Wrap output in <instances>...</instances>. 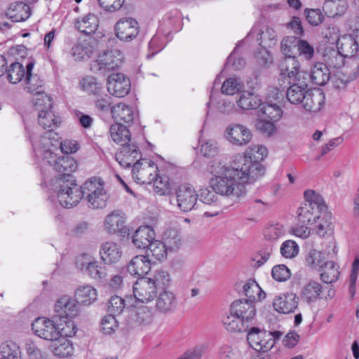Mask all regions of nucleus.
Here are the masks:
<instances>
[{
  "label": "nucleus",
  "mask_w": 359,
  "mask_h": 359,
  "mask_svg": "<svg viewBox=\"0 0 359 359\" xmlns=\"http://www.w3.org/2000/svg\"><path fill=\"white\" fill-rule=\"evenodd\" d=\"M263 145L248 148L238 163L229 166L219 159L210 162L208 170L212 175L209 184L215 192L222 196L239 200L246 194L245 184L252 183L264 174L261 162L267 156Z\"/></svg>",
  "instance_id": "1"
},
{
  "label": "nucleus",
  "mask_w": 359,
  "mask_h": 359,
  "mask_svg": "<svg viewBox=\"0 0 359 359\" xmlns=\"http://www.w3.org/2000/svg\"><path fill=\"white\" fill-rule=\"evenodd\" d=\"M36 163L42 172L43 170L50 172L55 170L61 176H70V173L77 168L76 161L71 156H57L55 151L57 145L50 137V134L39 137L36 133L29 136Z\"/></svg>",
  "instance_id": "2"
},
{
  "label": "nucleus",
  "mask_w": 359,
  "mask_h": 359,
  "mask_svg": "<svg viewBox=\"0 0 359 359\" xmlns=\"http://www.w3.org/2000/svg\"><path fill=\"white\" fill-rule=\"evenodd\" d=\"M170 277L165 271H158L152 277H141L133 285L135 302L148 304L157 297L158 291L169 285Z\"/></svg>",
  "instance_id": "3"
},
{
  "label": "nucleus",
  "mask_w": 359,
  "mask_h": 359,
  "mask_svg": "<svg viewBox=\"0 0 359 359\" xmlns=\"http://www.w3.org/2000/svg\"><path fill=\"white\" fill-rule=\"evenodd\" d=\"M83 197L86 196L89 207L93 209L103 208L109 198L104 189V183L100 177H91L82 186Z\"/></svg>",
  "instance_id": "4"
},
{
  "label": "nucleus",
  "mask_w": 359,
  "mask_h": 359,
  "mask_svg": "<svg viewBox=\"0 0 359 359\" xmlns=\"http://www.w3.org/2000/svg\"><path fill=\"white\" fill-rule=\"evenodd\" d=\"M34 104L39 110V124L43 128L48 131H52L59 126L60 118L56 116L51 110L53 103L50 96H42L41 102L40 99H36Z\"/></svg>",
  "instance_id": "5"
},
{
  "label": "nucleus",
  "mask_w": 359,
  "mask_h": 359,
  "mask_svg": "<svg viewBox=\"0 0 359 359\" xmlns=\"http://www.w3.org/2000/svg\"><path fill=\"white\" fill-rule=\"evenodd\" d=\"M279 78L281 85L287 83L299 81L303 72L300 70V64L297 57H285L278 64Z\"/></svg>",
  "instance_id": "6"
},
{
  "label": "nucleus",
  "mask_w": 359,
  "mask_h": 359,
  "mask_svg": "<svg viewBox=\"0 0 359 359\" xmlns=\"http://www.w3.org/2000/svg\"><path fill=\"white\" fill-rule=\"evenodd\" d=\"M335 294L334 290L331 286L325 288L316 281H310L302 287L300 291L301 299L311 304L321 299H332Z\"/></svg>",
  "instance_id": "7"
},
{
  "label": "nucleus",
  "mask_w": 359,
  "mask_h": 359,
  "mask_svg": "<svg viewBox=\"0 0 359 359\" xmlns=\"http://www.w3.org/2000/svg\"><path fill=\"white\" fill-rule=\"evenodd\" d=\"M123 62V55L119 50H107L100 53L92 64L94 71L106 72L119 67Z\"/></svg>",
  "instance_id": "8"
},
{
  "label": "nucleus",
  "mask_w": 359,
  "mask_h": 359,
  "mask_svg": "<svg viewBox=\"0 0 359 359\" xmlns=\"http://www.w3.org/2000/svg\"><path fill=\"white\" fill-rule=\"evenodd\" d=\"M76 267L83 273L95 280H101L107 276V271L98 261L89 255L83 254L77 257Z\"/></svg>",
  "instance_id": "9"
},
{
  "label": "nucleus",
  "mask_w": 359,
  "mask_h": 359,
  "mask_svg": "<svg viewBox=\"0 0 359 359\" xmlns=\"http://www.w3.org/2000/svg\"><path fill=\"white\" fill-rule=\"evenodd\" d=\"M133 177L138 183L150 184L158 176V167L149 159L137 161L132 169Z\"/></svg>",
  "instance_id": "10"
},
{
  "label": "nucleus",
  "mask_w": 359,
  "mask_h": 359,
  "mask_svg": "<svg viewBox=\"0 0 359 359\" xmlns=\"http://www.w3.org/2000/svg\"><path fill=\"white\" fill-rule=\"evenodd\" d=\"M224 137L232 145L242 147L250 142L252 134L245 126L240 123H231L226 128Z\"/></svg>",
  "instance_id": "11"
},
{
  "label": "nucleus",
  "mask_w": 359,
  "mask_h": 359,
  "mask_svg": "<svg viewBox=\"0 0 359 359\" xmlns=\"http://www.w3.org/2000/svg\"><path fill=\"white\" fill-rule=\"evenodd\" d=\"M83 198L82 187L74 183H64L60 186L57 199L60 204L67 208L76 205Z\"/></svg>",
  "instance_id": "12"
},
{
  "label": "nucleus",
  "mask_w": 359,
  "mask_h": 359,
  "mask_svg": "<svg viewBox=\"0 0 359 359\" xmlns=\"http://www.w3.org/2000/svg\"><path fill=\"white\" fill-rule=\"evenodd\" d=\"M175 196L178 208L184 212L194 208L198 198L196 191L189 184L180 185L175 191Z\"/></svg>",
  "instance_id": "13"
},
{
  "label": "nucleus",
  "mask_w": 359,
  "mask_h": 359,
  "mask_svg": "<svg viewBox=\"0 0 359 359\" xmlns=\"http://www.w3.org/2000/svg\"><path fill=\"white\" fill-rule=\"evenodd\" d=\"M116 36L122 41H130L138 35L140 27L136 20L132 18L119 19L114 26Z\"/></svg>",
  "instance_id": "14"
},
{
  "label": "nucleus",
  "mask_w": 359,
  "mask_h": 359,
  "mask_svg": "<svg viewBox=\"0 0 359 359\" xmlns=\"http://www.w3.org/2000/svg\"><path fill=\"white\" fill-rule=\"evenodd\" d=\"M34 333L39 337L48 341L59 339L57 323L45 317L37 318L32 324Z\"/></svg>",
  "instance_id": "15"
},
{
  "label": "nucleus",
  "mask_w": 359,
  "mask_h": 359,
  "mask_svg": "<svg viewBox=\"0 0 359 359\" xmlns=\"http://www.w3.org/2000/svg\"><path fill=\"white\" fill-rule=\"evenodd\" d=\"M34 67V62H29L26 65V76L23 89L32 95H40L39 99L41 100L42 96L46 95L44 94V83L39 75L32 74Z\"/></svg>",
  "instance_id": "16"
},
{
  "label": "nucleus",
  "mask_w": 359,
  "mask_h": 359,
  "mask_svg": "<svg viewBox=\"0 0 359 359\" xmlns=\"http://www.w3.org/2000/svg\"><path fill=\"white\" fill-rule=\"evenodd\" d=\"M107 90L117 97H123L130 90V81L123 74H111L108 77Z\"/></svg>",
  "instance_id": "17"
},
{
  "label": "nucleus",
  "mask_w": 359,
  "mask_h": 359,
  "mask_svg": "<svg viewBox=\"0 0 359 359\" xmlns=\"http://www.w3.org/2000/svg\"><path fill=\"white\" fill-rule=\"evenodd\" d=\"M79 311L78 302L70 296L61 297L55 304V311L57 318H74L78 315Z\"/></svg>",
  "instance_id": "18"
},
{
  "label": "nucleus",
  "mask_w": 359,
  "mask_h": 359,
  "mask_svg": "<svg viewBox=\"0 0 359 359\" xmlns=\"http://www.w3.org/2000/svg\"><path fill=\"white\" fill-rule=\"evenodd\" d=\"M161 290L155 299V309L163 314L171 313L177 309L178 305L177 296L172 291L166 290L165 287Z\"/></svg>",
  "instance_id": "19"
},
{
  "label": "nucleus",
  "mask_w": 359,
  "mask_h": 359,
  "mask_svg": "<svg viewBox=\"0 0 359 359\" xmlns=\"http://www.w3.org/2000/svg\"><path fill=\"white\" fill-rule=\"evenodd\" d=\"M299 297L293 292L281 294L274 298L273 306L280 313L289 314L294 313L299 305Z\"/></svg>",
  "instance_id": "20"
},
{
  "label": "nucleus",
  "mask_w": 359,
  "mask_h": 359,
  "mask_svg": "<svg viewBox=\"0 0 359 359\" xmlns=\"http://www.w3.org/2000/svg\"><path fill=\"white\" fill-rule=\"evenodd\" d=\"M141 152L135 144H128L123 145L120 151L116 154V159L118 163L125 168H129L136 163L137 161H141Z\"/></svg>",
  "instance_id": "21"
},
{
  "label": "nucleus",
  "mask_w": 359,
  "mask_h": 359,
  "mask_svg": "<svg viewBox=\"0 0 359 359\" xmlns=\"http://www.w3.org/2000/svg\"><path fill=\"white\" fill-rule=\"evenodd\" d=\"M325 98L324 92L321 89L308 90L302 106L309 112L316 113L323 107Z\"/></svg>",
  "instance_id": "22"
},
{
  "label": "nucleus",
  "mask_w": 359,
  "mask_h": 359,
  "mask_svg": "<svg viewBox=\"0 0 359 359\" xmlns=\"http://www.w3.org/2000/svg\"><path fill=\"white\" fill-rule=\"evenodd\" d=\"M104 226L105 230L110 234L126 233L127 228L126 226L124 214L118 211L112 212L106 217Z\"/></svg>",
  "instance_id": "23"
},
{
  "label": "nucleus",
  "mask_w": 359,
  "mask_h": 359,
  "mask_svg": "<svg viewBox=\"0 0 359 359\" xmlns=\"http://www.w3.org/2000/svg\"><path fill=\"white\" fill-rule=\"evenodd\" d=\"M231 311L245 323L252 320L256 315L255 304L246 299L234 301L231 305Z\"/></svg>",
  "instance_id": "24"
},
{
  "label": "nucleus",
  "mask_w": 359,
  "mask_h": 359,
  "mask_svg": "<svg viewBox=\"0 0 359 359\" xmlns=\"http://www.w3.org/2000/svg\"><path fill=\"white\" fill-rule=\"evenodd\" d=\"M156 233L154 230L149 226H141L132 236V241L137 248H148L154 241Z\"/></svg>",
  "instance_id": "25"
},
{
  "label": "nucleus",
  "mask_w": 359,
  "mask_h": 359,
  "mask_svg": "<svg viewBox=\"0 0 359 359\" xmlns=\"http://www.w3.org/2000/svg\"><path fill=\"white\" fill-rule=\"evenodd\" d=\"M290 85L287 90V99L293 104H302L305 95L307 93V83L303 78L299 81H294L293 83H287Z\"/></svg>",
  "instance_id": "26"
},
{
  "label": "nucleus",
  "mask_w": 359,
  "mask_h": 359,
  "mask_svg": "<svg viewBox=\"0 0 359 359\" xmlns=\"http://www.w3.org/2000/svg\"><path fill=\"white\" fill-rule=\"evenodd\" d=\"M100 255L101 259L106 264H112L120 260L122 251L116 243L108 241L102 245Z\"/></svg>",
  "instance_id": "27"
},
{
  "label": "nucleus",
  "mask_w": 359,
  "mask_h": 359,
  "mask_svg": "<svg viewBox=\"0 0 359 359\" xmlns=\"http://www.w3.org/2000/svg\"><path fill=\"white\" fill-rule=\"evenodd\" d=\"M261 98L259 95L251 91H242L236 99V104L242 111H249L258 109L261 105Z\"/></svg>",
  "instance_id": "28"
},
{
  "label": "nucleus",
  "mask_w": 359,
  "mask_h": 359,
  "mask_svg": "<svg viewBox=\"0 0 359 359\" xmlns=\"http://www.w3.org/2000/svg\"><path fill=\"white\" fill-rule=\"evenodd\" d=\"M151 269V261L148 256L137 255L127 266L128 272L133 276H141L147 273Z\"/></svg>",
  "instance_id": "29"
},
{
  "label": "nucleus",
  "mask_w": 359,
  "mask_h": 359,
  "mask_svg": "<svg viewBox=\"0 0 359 359\" xmlns=\"http://www.w3.org/2000/svg\"><path fill=\"white\" fill-rule=\"evenodd\" d=\"M76 28L81 33L89 35L94 34L99 27L98 17L93 13L78 18L75 21Z\"/></svg>",
  "instance_id": "30"
},
{
  "label": "nucleus",
  "mask_w": 359,
  "mask_h": 359,
  "mask_svg": "<svg viewBox=\"0 0 359 359\" xmlns=\"http://www.w3.org/2000/svg\"><path fill=\"white\" fill-rule=\"evenodd\" d=\"M337 49L347 57V59L355 57V54L358 51L359 46L357 38L352 34H345L338 39Z\"/></svg>",
  "instance_id": "31"
},
{
  "label": "nucleus",
  "mask_w": 359,
  "mask_h": 359,
  "mask_svg": "<svg viewBox=\"0 0 359 359\" xmlns=\"http://www.w3.org/2000/svg\"><path fill=\"white\" fill-rule=\"evenodd\" d=\"M333 218L330 213H323L319 215L316 220L314 231L320 237H332L334 232Z\"/></svg>",
  "instance_id": "32"
},
{
  "label": "nucleus",
  "mask_w": 359,
  "mask_h": 359,
  "mask_svg": "<svg viewBox=\"0 0 359 359\" xmlns=\"http://www.w3.org/2000/svg\"><path fill=\"white\" fill-rule=\"evenodd\" d=\"M111 116L116 121H122L126 123H130L137 116V113L132 107L120 102L114 105L111 110Z\"/></svg>",
  "instance_id": "33"
},
{
  "label": "nucleus",
  "mask_w": 359,
  "mask_h": 359,
  "mask_svg": "<svg viewBox=\"0 0 359 359\" xmlns=\"http://www.w3.org/2000/svg\"><path fill=\"white\" fill-rule=\"evenodd\" d=\"M6 15L13 22L24 21L30 16V8L23 2H15L10 5Z\"/></svg>",
  "instance_id": "34"
},
{
  "label": "nucleus",
  "mask_w": 359,
  "mask_h": 359,
  "mask_svg": "<svg viewBox=\"0 0 359 359\" xmlns=\"http://www.w3.org/2000/svg\"><path fill=\"white\" fill-rule=\"evenodd\" d=\"M324 210L313 208L309 204H302L297 210V217L302 224H311L316 222Z\"/></svg>",
  "instance_id": "35"
},
{
  "label": "nucleus",
  "mask_w": 359,
  "mask_h": 359,
  "mask_svg": "<svg viewBox=\"0 0 359 359\" xmlns=\"http://www.w3.org/2000/svg\"><path fill=\"white\" fill-rule=\"evenodd\" d=\"M310 79L314 84L325 85L330 79V72L327 66L321 62L315 64L311 69Z\"/></svg>",
  "instance_id": "36"
},
{
  "label": "nucleus",
  "mask_w": 359,
  "mask_h": 359,
  "mask_svg": "<svg viewBox=\"0 0 359 359\" xmlns=\"http://www.w3.org/2000/svg\"><path fill=\"white\" fill-rule=\"evenodd\" d=\"M320 275V279L327 284H331L335 282L339 276V266L332 261L325 262L318 269Z\"/></svg>",
  "instance_id": "37"
},
{
  "label": "nucleus",
  "mask_w": 359,
  "mask_h": 359,
  "mask_svg": "<svg viewBox=\"0 0 359 359\" xmlns=\"http://www.w3.org/2000/svg\"><path fill=\"white\" fill-rule=\"evenodd\" d=\"M76 300L84 305H90L97 297V290L90 285L79 287L75 292Z\"/></svg>",
  "instance_id": "38"
},
{
  "label": "nucleus",
  "mask_w": 359,
  "mask_h": 359,
  "mask_svg": "<svg viewBox=\"0 0 359 359\" xmlns=\"http://www.w3.org/2000/svg\"><path fill=\"white\" fill-rule=\"evenodd\" d=\"M323 8L325 15L329 18L340 16L346 12L347 2L346 0H326Z\"/></svg>",
  "instance_id": "39"
},
{
  "label": "nucleus",
  "mask_w": 359,
  "mask_h": 359,
  "mask_svg": "<svg viewBox=\"0 0 359 359\" xmlns=\"http://www.w3.org/2000/svg\"><path fill=\"white\" fill-rule=\"evenodd\" d=\"M243 292L248 298V301L254 303L262 300L266 297V293L262 290L257 283L254 280H247L243 287Z\"/></svg>",
  "instance_id": "40"
},
{
  "label": "nucleus",
  "mask_w": 359,
  "mask_h": 359,
  "mask_svg": "<svg viewBox=\"0 0 359 359\" xmlns=\"http://www.w3.org/2000/svg\"><path fill=\"white\" fill-rule=\"evenodd\" d=\"M282 114L281 109L276 104L264 103L261 101V105L258 107L259 118L276 121L281 117Z\"/></svg>",
  "instance_id": "41"
},
{
  "label": "nucleus",
  "mask_w": 359,
  "mask_h": 359,
  "mask_svg": "<svg viewBox=\"0 0 359 359\" xmlns=\"http://www.w3.org/2000/svg\"><path fill=\"white\" fill-rule=\"evenodd\" d=\"M110 135L113 141L121 146L127 144L130 140V133L126 126L121 123H115L110 127Z\"/></svg>",
  "instance_id": "42"
},
{
  "label": "nucleus",
  "mask_w": 359,
  "mask_h": 359,
  "mask_svg": "<svg viewBox=\"0 0 359 359\" xmlns=\"http://www.w3.org/2000/svg\"><path fill=\"white\" fill-rule=\"evenodd\" d=\"M222 322L225 329L230 332H245L248 327L245 322L231 312L223 318Z\"/></svg>",
  "instance_id": "43"
},
{
  "label": "nucleus",
  "mask_w": 359,
  "mask_h": 359,
  "mask_svg": "<svg viewBox=\"0 0 359 359\" xmlns=\"http://www.w3.org/2000/svg\"><path fill=\"white\" fill-rule=\"evenodd\" d=\"M6 76L11 83H18L25 79L26 67L20 62H13L8 67Z\"/></svg>",
  "instance_id": "44"
},
{
  "label": "nucleus",
  "mask_w": 359,
  "mask_h": 359,
  "mask_svg": "<svg viewBox=\"0 0 359 359\" xmlns=\"http://www.w3.org/2000/svg\"><path fill=\"white\" fill-rule=\"evenodd\" d=\"M58 318L59 321H57V329L59 332V339L74 336L76 332V327L72 318Z\"/></svg>",
  "instance_id": "45"
},
{
  "label": "nucleus",
  "mask_w": 359,
  "mask_h": 359,
  "mask_svg": "<svg viewBox=\"0 0 359 359\" xmlns=\"http://www.w3.org/2000/svg\"><path fill=\"white\" fill-rule=\"evenodd\" d=\"M257 40L261 47L271 48L276 44L277 36L272 28L264 27L259 31Z\"/></svg>",
  "instance_id": "46"
},
{
  "label": "nucleus",
  "mask_w": 359,
  "mask_h": 359,
  "mask_svg": "<svg viewBox=\"0 0 359 359\" xmlns=\"http://www.w3.org/2000/svg\"><path fill=\"white\" fill-rule=\"evenodd\" d=\"M55 341L57 342L53 348V353L55 355L66 358L72 355L74 347L72 343L67 338L62 337Z\"/></svg>",
  "instance_id": "47"
},
{
  "label": "nucleus",
  "mask_w": 359,
  "mask_h": 359,
  "mask_svg": "<svg viewBox=\"0 0 359 359\" xmlns=\"http://www.w3.org/2000/svg\"><path fill=\"white\" fill-rule=\"evenodd\" d=\"M164 243L169 250H175L179 249L182 243V236L175 229H167L163 234Z\"/></svg>",
  "instance_id": "48"
},
{
  "label": "nucleus",
  "mask_w": 359,
  "mask_h": 359,
  "mask_svg": "<svg viewBox=\"0 0 359 359\" xmlns=\"http://www.w3.org/2000/svg\"><path fill=\"white\" fill-rule=\"evenodd\" d=\"M71 54L75 60H85L93 54V47L88 43H76L72 47Z\"/></svg>",
  "instance_id": "49"
},
{
  "label": "nucleus",
  "mask_w": 359,
  "mask_h": 359,
  "mask_svg": "<svg viewBox=\"0 0 359 359\" xmlns=\"http://www.w3.org/2000/svg\"><path fill=\"white\" fill-rule=\"evenodd\" d=\"M324 57L327 65L334 69H340L344 67L346 62L345 59L347 58L338 49L337 50L334 49L329 50Z\"/></svg>",
  "instance_id": "50"
},
{
  "label": "nucleus",
  "mask_w": 359,
  "mask_h": 359,
  "mask_svg": "<svg viewBox=\"0 0 359 359\" xmlns=\"http://www.w3.org/2000/svg\"><path fill=\"white\" fill-rule=\"evenodd\" d=\"M285 233V229L283 224L279 223L269 224L264 229V236L269 241H276Z\"/></svg>",
  "instance_id": "51"
},
{
  "label": "nucleus",
  "mask_w": 359,
  "mask_h": 359,
  "mask_svg": "<svg viewBox=\"0 0 359 359\" xmlns=\"http://www.w3.org/2000/svg\"><path fill=\"white\" fill-rule=\"evenodd\" d=\"M168 248L163 242L154 239L151 244L148 248V255H151L158 261L163 260L167 256V251Z\"/></svg>",
  "instance_id": "52"
},
{
  "label": "nucleus",
  "mask_w": 359,
  "mask_h": 359,
  "mask_svg": "<svg viewBox=\"0 0 359 359\" xmlns=\"http://www.w3.org/2000/svg\"><path fill=\"white\" fill-rule=\"evenodd\" d=\"M299 245L291 239L285 241L280 248V253L285 259H293L299 255Z\"/></svg>",
  "instance_id": "53"
},
{
  "label": "nucleus",
  "mask_w": 359,
  "mask_h": 359,
  "mask_svg": "<svg viewBox=\"0 0 359 359\" xmlns=\"http://www.w3.org/2000/svg\"><path fill=\"white\" fill-rule=\"evenodd\" d=\"M20 347L13 341H8L1 344V359H20Z\"/></svg>",
  "instance_id": "54"
},
{
  "label": "nucleus",
  "mask_w": 359,
  "mask_h": 359,
  "mask_svg": "<svg viewBox=\"0 0 359 359\" xmlns=\"http://www.w3.org/2000/svg\"><path fill=\"white\" fill-rule=\"evenodd\" d=\"M305 202L303 204H309L313 208L325 210L326 205L323 197L313 190H306L304 193Z\"/></svg>",
  "instance_id": "55"
},
{
  "label": "nucleus",
  "mask_w": 359,
  "mask_h": 359,
  "mask_svg": "<svg viewBox=\"0 0 359 359\" xmlns=\"http://www.w3.org/2000/svg\"><path fill=\"white\" fill-rule=\"evenodd\" d=\"M95 109L102 114H111L114 105H112V99L108 95L98 96L94 102Z\"/></svg>",
  "instance_id": "56"
},
{
  "label": "nucleus",
  "mask_w": 359,
  "mask_h": 359,
  "mask_svg": "<svg viewBox=\"0 0 359 359\" xmlns=\"http://www.w3.org/2000/svg\"><path fill=\"white\" fill-rule=\"evenodd\" d=\"M299 39L296 36H285L281 41L280 48L285 57H294L292 54L298 46Z\"/></svg>",
  "instance_id": "57"
},
{
  "label": "nucleus",
  "mask_w": 359,
  "mask_h": 359,
  "mask_svg": "<svg viewBox=\"0 0 359 359\" xmlns=\"http://www.w3.org/2000/svg\"><path fill=\"white\" fill-rule=\"evenodd\" d=\"M81 88L88 94H95L101 89V85L91 76L83 77L79 82Z\"/></svg>",
  "instance_id": "58"
},
{
  "label": "nucleus",
  "mask_w": 359,
  "mask_h": 359,
  "mask_svg": "<svg viewBox=\"0 0 359 359\" xmlns=\"http://www.w3.org/2000/svg\"><path fill=\"white\" fill-rule=\"evenodd\" d=\"M325 259L323 252L313 249L306 256V262L309 266L313 269H319L324 264Z\"/></svg>",
  "instance_id": "59"
},
{
  "label": "nucleus",
  "mask_w": 359,
  "mask_h": 359,
  "mask_svg": "<svg viewBox=\"0 0 359 359\" xmlns=\"http://www.w3.org/2000/svg\"><path fill=\"white\" fill-rule=\"evenodd\" d=\"M126 306V300L118 296H113L109 300L107 311L109 314L117 316L121 314Z\"/></svg>",
  "instance_id": "60"
},
{
  "label": "nucleus",
  "mask_w": 359,
  "mask_h": 359,
  "mask_svg": "<svg viewBox=\"0 0 359 359\" xmlns=\"http://www.w3.org/2000/svg\"><path fill=\"white\" fill-rule=\"evenodd\" d=\"M271 276L278 282H285L291 277V271L285 264H278L272 268Z\"/></svg>",
  "instance_id": "61"
},
{
  "label": "nucleus",
  "mask_w": 359,
  "mask_h": 359,
  "mask_svg": "<svg viewBox=\"0 0 359 359\" xmlns=\"http://www.w3.org/2000/svg\"><path fill=\"white\" fill-rule=\"evenodd\" d=\"M153 182L155 191L159 195H167L170 193V184L167 176H159L158 175Z\"/></svg>",
  "instance_id": "62"
},
{
  "label": "nucleus",
  "mask_w": 359,
  "mask_h": 359,
  "mask_svg": "<svg viewBox=\"0 0 359 359\" xmlns=\"http://www.w3.org/2000/svg\"><path fill=\"white\" fill-rule=\"evenodd\" d=\"M243 86L236 78H229L222 84V93L226 95H234L239 92Z\"/></svg>",
  "instance_id": "63"
},
{
  "label": "nucleus",
  "mask_w": 359,
  "mask_h": 359,
  "mask_svg": "<svg viewBox=\"0 0 359 359\" xmlns=\"http://www.w3.org/2000/svg\"><path fill=\"white\" fill-rule=\"evenodd\" d=\"M347 66L344 69V74L348 75L351 80L359 76V55L348 59Z\"/></svg>",
  "instance_id": "64"
}]
</instances>
